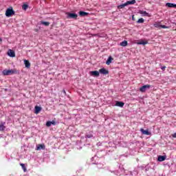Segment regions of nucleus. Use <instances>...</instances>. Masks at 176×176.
Here are the masks:
<instances>
[{"instance_id":"f257e3e1","label":"nucleus","mask_w":176,"mask_h":176,"mask_svg":"<svg viewBox=\"0 0 176 176\" xmlns=\"http://www.w3.org/2000/svg\"><path fill=\"white\" fill-rule=\"evenodd\" d=\"M14 74H17V70L16 69H4L3 71V75L8 76L9 75H14Z\"/></svg>"},{"instance_id":"f03ea898","label":"nucleus","mask_w":176,"mask_h":176,"mask_svg":"<svg viewBox=\"0 0 176 176\" xmlns=\"http://www.w3.org/2000/svg\"><path fill=\"white\" fill-rule=\"evenodd\" d=\"M14 14V10H13V8H8L6 11V16L7 17H11V16H13Z\"/></svg>"},{"instance_id":"7ed1b4c3","label":"nucleus","mask_w":176,"mask_h":176,"mask_svg":"<svg viewBox=\"0 0 176 176\" xmlns=\"http://www.w3.org/2000/svg\"><path fill=\"white\" fill-rule=\"evenodd\" d=\"M146 89H151V85H143L142 87L140 88V91H141L142 93H145L146 91Z\"/></svg>"},{"instance_id":"20e7f679","label":"nucleus","mask_w":176,"mask_h":176,"mask_svg":"<svg viewBox=\"0 0 176 176\" xmlns=\"http://www.w3.org/2000/svg\"><path fill=\"white\" fill-rule=\"evenodd\" d=\"M67 19H74V20H76L78 19V14L75 13H67Z\"/></svg>"},{"instance_id":"39448f33","label":"nucleus","mask_w":176,"mask_h":176,"mask_svg":"<svg viewBox=\"0 0 176 176\" xmlns=\"http://www.w3.org/2000/svg\"><path fill=\"white\" fill-rule=\"evenodd\" d=\"M100 74H102V75H108L109 74V72L105 68H102L99 70Z\"/></svg>"},{"instance_id":"423d86ee","label":"nucleus","mask_w":176,"mask_h":176,"mask_svg":"<svg viewBox=\"0 0 176 176\" xmlns=\"http://www.w3.org/2000/svg\"><path fill=\"white\" fill-rule=\"evenodd\" d=\"M140 131H141L142 134H144V135H151V132H149V131L148 129L144 130V129L141 128Z\"/></svg>"},{"instance_id":"0eeeda50","label":"nucleus","mask_w":176,"mask_h":176,"mask_svg":"<svg viewBox=\"0 0 176 176\" xmlns=\"http://www.w3.org/2000/svg\"><path fill=\"white\" fill-rule=\"evenodd\" d=\"M42 111V107H39V106H35L34 107V113H36V115H38V113H39V112Z\"/></svg>"},{"instance_id":"6e6552de","label":"nucleus","mask_w":176,"mask_h":176,"mask_svg":"<svg viewBox=\"0 0 176 176\" xmlns=\"http://www.w3.org/2000/svg\"><path fill=\"white\" fill-rule=\"evenodd\" d=\"M8 54L10 57H16V54L14 53V51L12 50H8Z\"/></svg>"},{"instance_id":"1a4fd4ad","label":"nucleus","mask_w":176,"mask_h":176,"mask_svg":"<svg viewBox=\"0 0 176 176\" xmlns=\"http://www.w3.org/2000/svg\"><path fill=\"white\" fill-rule=\"evenodd\" d=\"M91 76H100V72L98 71H92L90 72Z\"/></svg>"},{"instance_id":"9d476101","label":"nucleus","mask_w":176,"mask_h":176,"mask_svg":"<svg viewBox=\"0 0 176 176\" xmlns=\"http://www.w3.org/2000/svg\"><path fill=\"white\" fill-rule=\"evenodd\" d=\"M116 107H120V108H123L124 107V102H120V101H117L116 102Z\"/></svg>"},{"instance_id":"9b49d317","label":"nucleus","mask_w":176,"mask_h":176,"mask_svg":"<svg viewBox=\"0 0 176 176\" xmlns=\"http://www.w3.org/2000/svg\"><path fill=\"white\" fill-rule=\"evenodd\" d=\"M24 64L26 68H31V63L29 60H24Z\"/></svg>"},{"instance_id":"f8f14e48","label":"nucleus","mask_w":176,"mask_h":176,"mask_svg":"<svg viewBox=\"0 0 176 176\" xmlns=\"http://www.w3.org/2000/svg\"><path fill=\"white\" fill-rule=\"evenodd\" d=\"M166 155H160L158 156V162H164V160H166Z\"/></svg>"},{"instance_id":"ddd939ff","label":"nucleus","mask_w":176,"mask_h":176,"mask_svg":"<svg viewBox=\"0 0 176 176\" xmlns=\"http://www.w3.org/2000/svg\"><path fill=\"white\" fill-rule=\"evenodd\" d=\"M88 14H89V13H87L86 12H83V11L79 12V16H80L81 17H85V16H87Z\"/></svg>"},{"instance_id":"4468645a","label":"nucleus","mask_w":176,"mask_h":176,"mask_svg":"<svg viewBox=\"0 0 176 176\" xmlns=\"http://www.w3.org/2000/svg\"><path fill=\"white\" fill-rule=\"evenodd\" d=\"M113 60V58L112 56H109L106 62L107 65H109L111 63H112Z\"/></svg>"},{"instance_id":"2eb2a0df","label":"nucleus","mask_w":176,"mask_h":176,"mask_svg":"<svg viewBox=\"0 0 176 176\" xmlns=\"http://www.w3.org/2000/svg\"><path fill=\"white\" fill-rule=\"evenodd\" d=\"M135 0H132V1H127L125 3L126 6H129V5H134L135 3Z\"/></svg>"},{"instance_id":"dca6fc26","label":"nucleus","mask_w":176,"mask_h":176,"mask_svg":"<svg viewBox=\"0 0 176 176\" xmlns=\"http://www.w3.org/2000/svg\"><path fill=\"white\" fill-rule=\"evenodd\" d=\"M41 149H45V144H38L36 146V151H41Z\"/></svg>"},{"instance_id":"f3484780","label":"nucleus","mask_w":176,"mask_h":176,"mask_svg":"<svg viewBox=\"0 0 176 176\" xmlns=\"http://www.w3.org/2000/svg\"><path fill=\"white\" fill-rule=\"evenodd\" d=\"M120 45V46L125 47V46H127L129 45V43L127 42V41H124L121 42Z\"/></svg>"},{"instance_id":"a211bd4d","label":"nucleus","mask_w":176,"mask_h":176,"mask_svg":"<svg viewBox=\"0 0 176 176\" xmlns=\"http://www.w3.org/2000/svg\"><path fill=\"white\" fill-rule=\"evenodd\" d=\"M138 45H143L145 46V45H148V41H144L143 40H141L140 41L138 42Z\"/></svg>"},{"instance_id":"6ab92c4d","label":"nucleus","mask_w":176,"mask_h":176,"mask_svg":"<svg viewBox=\"0 0 176 176\" xmlns=\"http://www.w3.org/2000/svg\"><path fill=\"white\" fill-rule=\"evenodd\" d=\"M126 6H126V3H124V4H121V5L118 6V9H123V8H126Z\"/></svg>"},{"instance_id":"aec40b11","label":"nucleus","mask_w":176,"mask_h":176,"mask_svg":"<svg viewBox=\"0 0 176 176\" xmlns=\"http://www.w3.org/2000/svg\"><path fill=\"white\" fill-rule=\"evenodd\" d=\"M41 24H43V25H45V27H49V25H50V22L41 21Z\"/></svg>"},{"instance_id":"412c9836","label":"nucleus","mask_w":176,"mask_h":176,"mask_svg":"<svg viewBox=\"0 0 176 176\" xmlns=\"http://www.w3.org/2000/svg\"><path fill=\"white\" fill-rule=\"evenodd\" d=\"M166 6H167L168 8H174V3H166Z\"/></svg>"},{"instance_id":"4be33fe9","label":"nucleus","mask_w":176,"mask_h":176,"mask_svg":"<svg viewBox=\"0 0 176 176\" xmlns=\"http://www.w3.org/2000/svg\"><path fill=\"white\" fill-rule=\"evenodd\" d=\"M144 21H145V20H144V19L140 18V19H138V21H137V23H138V24H142V23H144Z\"/></svg>"},{"instance_id":"5701e85b","label":"nucleus","mask_w":176,"mask_h":176,"mask_svg":"<svg viewBox=\"0 0 176 176\" xmlns=\"http://www.w3.org/2000/svg\"><path fill=\"white\" fill-rule=\"evenodd\" d=\"M154 27L155 28H161V27H162V25L160 24V23H155L154 24Z\"/></svg>"},{"instance_id":"b1692460","label":"nucleus","mask_w":176,"mask_h":176,"mask_svg":"<svg viewBox=\"0 0 176 176\" xmlns=\"http://www.w3.org/2000/svg\"><path fill=\"white\" fill-rule=\"evenodd\" d=\"M22 9H23V10H27V9H28V5H27V4H23V5L22 6Z\"/></svg>"},{"instance_id":"393cba45","label":"nucleus","mask_w":176,"mask_h":176,"mask_svg":"<svg viewBox=\"0 0 176 176\" xmlns=\"http://www.w3.org/2000/svg\"><path fill=\"white\" fill-rule=\"evenodd\" d=\"M20 166H21L23 171H27V168L25 167V165L24 164H20Z\"/></svg>"},{"instance_id":"a878e982","label":"nucleus","mask_w":176,"mask_h":176,"mask_svg":"<svg viewBox=\"0 0 176 176\" xmlns=\"http://www.w3.org/2000/svg\"><path fill=\"white\" fill-rule=\"evenodd\" d=\"M139 13H140V14H144L145 16H147V14H148V12H146V11H142V10H140V11L139 12Z\"/></svg>"},{"instance_id":"bb28decb","label":"nucleus","mask_w":176,"mask_h":176,"mask_svg":"<svg viewBox=\"0 0 176 176\" xmlns=\"http://www.w3.org/2000/svg\"><path fill=\"white\" fill-rule=\"evenodd\" d=\"M5 130V126L3 124H0V131H3Z\"/></svg>"},{"instance_id":"cd10ccee","label":"nucleus","mask_w":176,"mask_h":176,"mask_svg":"<svg viewBox=\"0 0 176 176\" xmlns=\"http://www.w3.org/2000/svg\"><path fill=\"white\" fill-rule=\"evenodd\" d=\"M46 126L47 127H50V126H52V121H47L46 122Z\"/></svg>"},{"instance_id":"c85d7f7f","label":"nucleus","mask_w":176,"mask_h":176,"mask_svg":"<svg viewBox=\"0 0 176 176\" xmlns=\"http://www.w3.org/2000/svg\"><path fill=\"white\" fill-rule=\"evenodd\" d=\"M85 138H93V135L92 134L86 135Z\"/></svg>"},{"instance_id":"c756f323","label":"nucleus","mask_w":176,"mask_h":176,"mask_svg":"<svg viewBox=\"0 0 176 176\" xmlns=\"http://www.w3.org/2000/svg\"><path fill=\"white\" fill-rule=\"evenodd\" d=\"M161 28H164V29L168 28V26L161 25Z\"/></svg>"},{"instance_id":"7c9ffc66","label":"nucleus","mask_w":176,"mask_h":176,"mask_svg":"<svg viewBox=\"0 0 176 176\" xmlns=\"http://www.w3.org/2000/svg\"><path fill=\"white\" fill-rule=\"evenodd\" d=\"M51 124H53L54 126H56V122L54 121H51Z\"/></svg>"},{"instance_id":"2f4dec72","label":"nucleus","mask_w":176,"mask_h":176,"mask_svg":"<svg viewBox=\"0 0 176 176\" xmlns=\"http://www.w3.org/2000/svg\"><path fill=\"white\" fill-rule=\"evenodd\" d=\"M161 69H162V71H164V70L166 69V66L162 67H161Z\"/></svg>"},{"instance_id":"473e14b6","label":"nucleus","mask_w":176,"mask_h":176,"mask_svg":"<svg viewBox=\"0 0 176 176\" xmlns=\"http://www.w3.org/2000/svg\"><path fill=\"white\" fill-rule=\"evenodd\" d=\"M172 137H173V138H176V133H173V134L172 135Z\"/></svg>"},{"instance_id":"72a5a7b5","label":"nucleus","mask_w":176,"mask_h":176,"mask_svg":"<svg viewBox=\"0 0 176 176\" xmlns=\"http://www.w3.org/2000/svg\"><path fill=\"white\" fill-rule=\"evenodd\" d=\"M63 93L65 94V96H67V92L64 89L63 90Z\"/></svg>"},{"instance_id":"f704fd0d","label":"nucleus","mask_w":176,"mask_h":176,"mask_svg":"<svg viewBox=\"0 0 176 176\" xmlns=\"http://www.w3.org/2000/svg\"><path fill=\"white\" fill-rule=\"evenodd\" d=\"M132 20L134 21H135V19H134V15L132 16Z\"/></svg>"},{"instance_id":"c9c22d12","label":"nucleus","mask_w":176,"mask_h":176,"mask_svg":"<svg viewBox=\"0 0 176 176\" xmlns=\"http://www.w3.org/2000/svg\"><path fill=\"white\" fill-rule=\"evenodd\" d=\"M173 8H176V4H174Z\"/></svg>"},{"instance_id":"e433bc0d","label":"nucleus","mask_w":176,"mask_h":176,"mask_svg":"<svg viewBox=\"0 0 176 176\" xmlns=\"http://www.w3.org/2000/svg\"><path fill=\"white\" fill-rule=\"evenodd\" d=\"M0 42H2V38H0Z\"/></svg>"}]
</instances>
